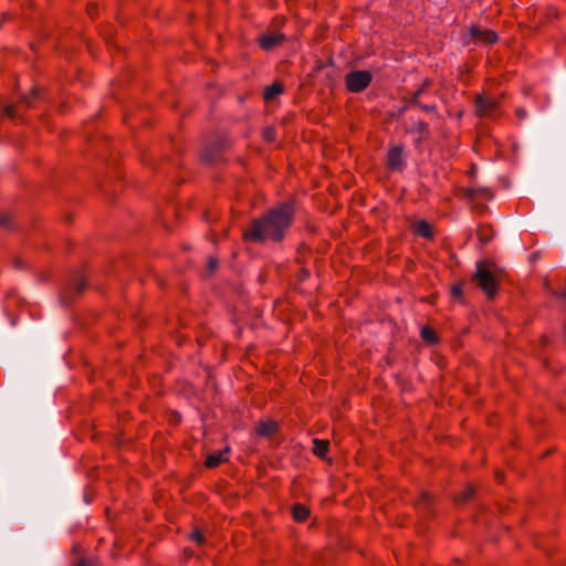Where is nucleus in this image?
Wrapping results in <instances>:
<instances>
[{
  "label": "nucleus",
  "instance_id": "nucleus-10",
  "mask_svg": "<svg viewBox=\"0 0 566 566\" xmlns=\"http://www.w3.org/2000/svg\"><path fill=\"white\" fill-rule=\"evenodd\" d=\"M276 430V422L274 421H265L259 424L256 431L260 436L270 437Z\"/></svg>",
  "mask_w": 566,
  "mask_h": 566
},
{
  "label": "nucleus",
  "instance_id": "nucleus-21",
  "mask_svg": "<svg viewBox=\"0 0 566 566\" xmlns=\"http://www.w3.org/2000/svg\"><path fill=\"white\" fill-rule=\"evenodd\" d=\"M191 539L192 541H196L198 543H202L203 542V535L200 531L196 530L191 533L190 535Z\"/></svg>",
  "mask_w": 566,
  "mask_h": 566
},
{
  "label": "nucleus",
  "instance_id": "nucleus-7",
  "mask_svg": "<svg viewBox=\"0 0 566 566\" xmlns=\"http://www.w3.org/2000/svg\"><path fill=\"white\" fill-rule=\"evenodd\" d=\"M402 163V150L400 147H392L388 151L387 164L391 169H399Z\"/></svg>",
  "mask_w": 566,
  "mask_h": 566
},
{
  "label": "nucleus",
  "instance_id": "nucleus-25",
  "mask_svg": "<svg viewBox=\"0 0 566 566\" xmlns=\"http://www.w3.org/2000/svg\"><path fill=\"white\" fill-rule=\"evenodd\" d=\"M517 115H518L520 117H523V116H524V112H523V111H521V109H518V111H517Z\"/></svg>",
  "mask_w": 566,
  "mask_h": 566
},
{
  "label": "nucleus",
  "instance_id": "nucleus-23",
  "mask_svg": "<svg viewBox=\"0 0 566 566\" xmlns=\"http://www.w3.org/2000/svg\"><path fill=\"white\" fill-rule=\"evenodd\" d=\"M218 266L217 259L210 258L208 261V270L212 272Z\"/></svg>",
  "mask_w": 566,
  "mask_h": 566
},
{
  "label": "nucleus",
  "instance_id": "nucleus-22",
  "mask_svg": "<svg viewBox=\"0 0 566 566\" xmlns=\"http://www.w3.org/2000/svg\"><path fill=\"white\" fill-rule=\"evenodd\" d=\"M11 224V218L9 216H2L0 217V226L2 227H9Z\"/></svg>",
  "mask_w": 566,
  "mask_h": 566
},
{
  "label": "nucleus",
  "instance_id": "nucleus-20",
  "mask_svg": "<svg viewBox=\"0 0 566 566\" xmlns=\"http://www.w3.org/2000/svg\"><path fill=\"white\" fill-rule=\"evenodd\" d=\"M15 106L14 105H7L4 108H3V113L6 116L10 117V118H13L15 117Z\"/></svg>",
  "mask_w": 566,
  "mask_h": 566
},
{
  "label": "nucleus",
  "instance_id": "nucleus-5",
  "mask_svg": "<svg viewBox=\"0 0 566 566\" xmlns=\"http://www.w3.org/2000/svg\"><path fill=\"white\" fill-rule=\"evenodd\" d=\"M471 34L474 39L488 44H493L497 41V35L492 30H482L480 28L473 27L471 29Z\"/></svg>",
  "mask_w": 566,
  "mask_h": 566
},
{
  "label": "nucleus",
  "instance_id": "nucleus-3",
  "mask_svg": "<svg viewBox=\"0 0 566 566\" xmlns=\"http://www.w3.org/2000/svg\"><path fill=\"white\" fill-rule=\"evenodd\" d=\"M371 82V74L368 71H353L345 77L346 87L348 91L358 93L364 91Z\"/></svg>",
  "mask_w": 566,
  "mask_h": 566
},
{
  "label": "nucleus",
  "instance_id": "nucleus-2",
  "mask_svg": "<svg viewBox=\"0 0 566 566\" xmlns=\"http://www.w3.org/2000/svg\"><path fill=\"white\" fill-rule=\"evenodd\" d=\"M491 268L490 263H479L473 276V281L489 297L493 296L497 289V283Z\"/></svg>",
  "mask_w": 566,
  "mask_h": 566
},
{
  "label": "nucleus",
  "instance_id": "nucleus-18",
  "mask_svg": "<svg viewBox=\"0 0 566 566\" xmlns=\"http://www.w3.org/2000/svg\"><path fill=\"white\" fill-rule=\"evenodd\" d=\"M263 137L268 142H273L275 138L274 129L271 127H268L263 130Z\"/></svg>",
  "mask_w": 566,
  "mask_h": 566
},
{
  "label": "nucleus",
  "instance_id": "nucleus-17",
  "mask_svg": "<svg viewBox=\"0 0 566 566\" xmlns=\"http://www.w3.org/2000/svg\"><path fill=\"white\" fill-rule=\"evenodd\" d=\"M473 495V489L468 486L460 495L455 497L458 503H462L468 501Z\"/></svg>",
  "mask_w": 566,
  "mask_h": 566
},
{
  "label": "nucleus",
  "instance_id": "nucleus-12",
  "mask_svg": "<svg viewBox=\"0 0 566 566\" xmlns=\"http://www.w3.org/2000/svg\"><path fill=\"white\" fill-rule=\"evenodd\" d=\"M293 518L297 522H303L308 516V509L302 504H295L292 510Z\"/></svg>",
  "mask_w": 566,
  "mask_h": 566
},
{
  "label": "nucleus",
  "instance_id": "nucleus-1",
  "mask_svg": "<svg viewBox=\"0 0 566 566\" xmlns=\"http://www.w3.org/2000/svg\"><path fill=\"white\" fill-rule=\"evenodd\" d=\"M294 210L291 203H283L254 220L244 232V239L251 242H264L268 240L280 241L293 220Z\"/></svg>",
  "mask_w": 566,
  "mask_h": 566
},
{
  "label": "nucleus",
  "instance_id": "nucleus-15",
  "mask_svg": "<svg viewBox=\"0 0 566 566\" xmlns=\"http://www.w3.org/2000/svg\"><path fill=\"white\" fill-rule=\"evenodd\" d=\"M421 336L429 344H433L437 340L436 333L430 327H423L421 329Z\"/></svg>",
  "mask_w": 566,
  "mask_h": 566
},
{
  "label": "nucleus",
  "instance_id": "nucleus-13",
  "mask_svg": "<svg viewBox=\"0 0 566 566\" xmlns=\"http://www.w3.org/2000/svg\"><path fill=\"white\" fill-rule=\"evenodd\" d=\"M283 92V87L279 83H274L271 86L266 87L264 91V99L265 101H272L277 95H280Z\"/></svg>",
  "mask_w": 566,
  "mask_h": 566
},
{
  "label": "nucleus",
  "instance_id": "nucleus-9",
  "mask_svg": "<svg viewBox=\"0 0 566 566\" xmlns=\"http://www.w3.org/2000/svg\"><path fill=\"white\" fill-rule=\"evenodd\" d=\"M413 230L417 234L423 238H430L432 235L431 226L426 221H418L413 224Z\"/></svg>",
  "mask_w": 566,
  "mask_h": 566
},
{
  "label": "nucleus",
  "instance_id": "nucleus-8",
  "mask_svg": "<svg viewBox=\"0 0 566 566\" xmlns=\"http://www.w3.org/2000/svg\"><path fill=\"white\" fill-rule=\"evenodd\" d=\"M227 453H228V448H226L223 451H217V452L210 453L207 457L206 465L208 468H216L220 463L226 462L227 461Z\"/></svg>",
  "mask_w": 566,
  "mask_h": 566
},
{
  "label": "nucleus",
  "instance_id": "nucleus-16",
  "mask_svg": "<svg viewBox=\"0 0 566 566\" xmlns=\"http://www.w3.org/2000/svg\"><path fill=\"white\" fill-rule=\"evenodd\" d=\"M478 195H482L483 198L485 199H489L491 198V193L488 189L483 188V189H469L467 191V197L470 198V199H474Z\"/></svg>",
  "mask_w": 566,
  "mask_h": 566
},
{
  "label": "nucleus",
  "instance_id": "nucleus-4",
  "mask_svg": "<svg viewBox=\"0 0 566 566\" xmlns=\"http://www.w3.org/2000/svg\"><path fill=\"white\" fill-rule=\"evenodd\" d=\"M476 114L481 117H492L496 109L499 102L494 97L478 96L476 97Z\"/></svg>",
  "mask_w": 566,
  "mask_h": 566
},
{
  "label": "nucleus",
  "instance_id": "nucleus-26",
  "mask_svg": "<svg viewBox=\"0 0 566 566\" xmlns=\"http://www.w3.org/2000/svg\"><path fill=\"white\" fill-rule=\"evenodd\" d=\"M77 566H87L84 562H81Z\"/></svg>",
  "mask_w": 566,
  "mask_h": 566
},
{
  "label": "nucleus",
  "instance_id": "nucleus-24",
  "mask_svg": "<svg viewBox=\"0 0 566 566\" xmlns=\"http://www.w3.org/2000/svg\"><path fill=\"white\" fill-rule=\"evenodd\" d=\"M460 293H461V289H460V286H454V287H453V294H454V295H460Z\"/></svg>",
  "mask_w": 566,
  "mask_h": 566
},
{
  "label": "nucleus",
  "instance_id": "nucleus-6",
  "mask_svg": "<svg viewBox=\"0 0 566 566\" xmlns=\"http://www.w3.org/2000/svg\"><path fill=\"white\" fill-rule=\"evenodd\" d=\"M283 40V35L280 33L264 34L260 38V45L264 50H271L279 45Z\"/></svg>",
  "mask_w": 566,
  "mask_h": 566
},
{
  "label": "nucleus",
  "instance_id": "nucleus-19",
  "mask_svg": "<svg viewBox=\"0 0 566 566\" xmlns=\"http://www.w3.org/2000/svg\"><path fill=\"white\" fill-rule=\"evenodd\" d=\"M36 96H38V90L34 88V90H32L30 95L23 97V103H25L27 106H31L32 105V101L31 99L35 98Z\"/></svg>",
  "mask_w": 566,
  "mask_h": 566
},
{
  "label": "nucleus",
  "instance_id": "nucleus-14",
  "mask_svg": "<svg viewBox=\"0 0 566 566\" xmlns=\"http://www.w3.org/2000/svg\"><path fill=\"white\" fill-rule=\"evenodd\" d=\"M493 235V230L489 226H481L478 229V237L482 243H488Z\"/></svg>",
  "mask_w": 566,
  "mask_h": 566
},
{
  "label": "nucleus",
  "instance_id": "nucleus-11",
  "mask_svg": "<svg viewBox=\"0 0 566 566\" xmlns=\"http://www.w3.org/2000/svg\"><path fill=\"white\" fill-rule=\"evenodd\" d=\"M313 452L319 457V458H324L325 454L327 453V450H328V441L326 440H318V439H314L313 440Z\"/></svg>",
  "mask_w": 566,
  "mask_h": 566
}]
</instances>
